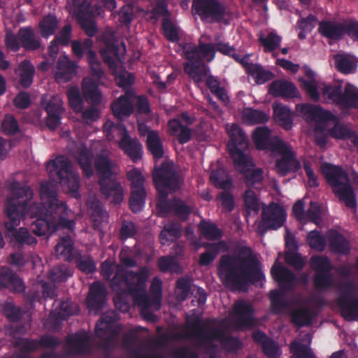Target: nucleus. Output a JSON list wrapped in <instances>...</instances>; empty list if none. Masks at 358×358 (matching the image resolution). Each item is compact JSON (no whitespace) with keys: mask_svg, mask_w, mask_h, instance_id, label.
<instances>
[{"mask_svg":"<svg viewBox=\"0 0 358 358\" xmlns=\"http://www.w3.org/2000/svg\"><path fill=\"white\" fill-rule=\"evenodd\" d=\"M57 183L54 180L42 181L39 189L41 202L26 204V215L36 217L31 230L38 236L51 235L59 229H74L75 222L69 218L67 204L58 198Z\"/></svg>","mask_w":358,"mask_h":358,"instance_id":"nucleus-1","label":"nucleus"},{"mask_svg":"<svg viewBox=\"0 0 358 358\" xmlns=\"http://www.w3.org/2000/svg\"><path fill=\"white\" fill-rule=\"evenodd\" d=\"M217 274L222 282L234 290H243L249 285H256L265 278L252 248L239 244L233 253L220 257Z\"/></svg>","mask_w":358,"mask_h":358,"instance_id":"nucleus-2","label":"nucleus"},{"mask_svg":"<svg viewBox=\"0 0 358 358\" xmlns=\"http://www.w3.org/2000/svg\"><path fill=\"white\" fill-rule=\"evenodd\" d=\"M150 270L146 266H141L138 271H134L117 265L110 283L111 289L115 292L113 299L115 308L122 313L129 311L128 295L134 298L138 306L144 308L150 307V299L146 294Z\"/></svg>","mask_w":358,"mask_h":358,"instance_id":"nucleus-3","label":"nucleus"},{"mask_svg":"<svg viewBox=\"0 0 358 358\" xmlns=\"http://www.w3.org/2000/svg\"><path fill=\"white\" fill-rule=\"evenodd\" d=\"M33 195V190L29 186L14 181L10 185V196L5 203V213L8 218V221L4 223L5 228L11 241L19 245H32L37 243L36 238L26 228L15 229L20 219L26 216V204L31 201Z\"/></svg>","mask_w":358,"mask_h":358,"instance_id":"nucleus-4","label":"nucleus"},{"mask_svg":"<svg viewBox=\"0 0 358 358\" xmlns=\"http://www.w3.org/2000/svg\"><path fill=\"white\" fill-rule=\"evenodd\" d=\"M153 180L159 194L157 208L159 213L167 215L173 212L176 198L168 199L169 193L178 191L182 182L180 173L170 163L164 162L155 169L152 173Z\"/></svg>","mask_w":358,"mask_h":358,"instance_id":"nucleus-5","label":"nucleus"},{"mask_svg":"<svg viewBox=\"0 0 358 358\" xmlns=\"http://www.w3.org/2000/svg\"><path fill=\"white\" fill-rule=\"evenodd\" d=\"M185 337L195 339L203 345L213 341H220L228 352H235L241 347L240 340L234 336H226L224 330L218 327H208L198 317L187 320Z\"/></svg>","mask_w":358,"mask_h":358,"instance_id":"nucleus-6","label":"nucleus"},{"mask_svg":"<svg viewBox=\"0 0 358 358\" xmlns=\"http://www.w3.org/2000/svg\"><path fill=\"white\" fill-rule=\"evenodd\" d=\"M185 58L188 61L184 64L185 72L196 83L202 81L207 75V68L203 59L211 62L216 53L215 43L199 42L198 46L186 43L182 48Z\"/></svg>","mask_w":358,"mask_h":358,"instance_id":"nucleus-7","label":"nucleus"},{"mask_svg":"<svg viewBox=\"0 0 358 358\" xmlns=\"http://www.w3.org/2000/svg\"><path fill=\"white\" fill-rule=\"evenodd\" d=\"M320 172L331 187L333 193L349 208L357 206L356 196L348 173L341 166L323 162Z\"/></svg>","mask_w":358,"mask_h":358,"instance_id":"nucleus-8","label":"nucleus"},{"mask_svg":"<svg viewBox=\"0 0 358 358\" xmlns=\"http://www.w3.org/2000/svg\"><path fill=\"white\" fill-rule=\"evenodd\" d=\"M231 143L229 152L233 159L235 169L241 173L250 167H254L251 158L243 152L248 148V140L243 129L236 124H233L229 131Z\"/></svg>","mask_w":358,"mask_h":358,"instance_id":"nucleus-9","label":"nucleus"},{"mask_svg":"<svg viewBox=\"0 0 358 358\" xmlns=\"http://www.w3.org/2000/svg\"><path fill=\"white\" fill-rule=\"evenodd\" d=\"M47 169L51 176H53L54 172L55 173L64 191L73 194L75 197L80 195L79 176L72 171L71 162L66 157L59 155L54 160L49 162Z\"/></svg>","mask_w":358,"mask_h":358,"instance_id":"nucleus-10","label":"nucleus"},{"mask_svg":"<svg viewBox=\"0 0 358 358\" xmlns=\"http://www.w3.org/2000/svg\"><path fill=\"white\" fill-rule=\"evenodd\" d=\"M103 130L108 141L114 139L113 133L115 132L122 136L119 147L134 162H136L142 158V144L138 138H133L128 134L125 126L122 122L114 123L108 121L103 124Z\"/></svg>","mask_w":358,"mask_h":358,"instance_id":"nucleus-11","label":"nucleus"},{"mask_svg":"<svg viewBox=\"0 0 358 358\" xmlns=\"http://www.w3.org/2000/svg\"><path fill=\"white\" fill-rule=\"evenodd\" d=\"M55 250L57 255L64 260L69 262L74 260L76 267L83 273L90 274L95 271L96 264L91 256L74 252V242L71 236L62 237Z\"/></svg>","mask_w":358,"mask_h":358,"instance_id":"nucleus-12","label":"nucleus"},{"mask_svg":"<svg viewBox=\"0 0 358 358\" xmlns=\"http://www.w3.org/2000/svg\"><path fill=\"white\" fill-rule=\"evenodd\" d=\"M340 292L336 303L341 309V315L348 322L358 320V299L355 293L357 286L351 281L341 283L338 287Z\"/></svg>","mask_w":358,"mask_h":358,"instance_id":"nucleus-13","label":"nucleus"},{"mask_svg":"<svg viewBox=\"0 0 358 358\" xmlns=\"http://www.w3.org/2000/svg\"><path fill=\"white\" fill-rule=\"evenodd\" d=\"M310 266L315 271L313 282L319 291H327L334 286L332 274L334 266L327 257L313 255L310 257Z\"/></svg>","mask_w":358,"mask_h":358,"instance_id":"nucleus-14","label":"nucleus"},{"mask_svg":"<svg viewBox=\"0 0 358 358\" xmlns=\"http://www.w3.org/2000/svg\"><path fill=\"white\" fill-rule=\"evenodd\" d=\"M160 17L163 36L170 42L176 43L180 39V27L171 19V13L168 9L167 0H154L150 18L155 21Z\"/></svg>","mask_w":358,"mask_h":358,"instance_id":"nucleus-15","label":"nucleus"},{"mask_svg":"<svg viewBox=\"0 0 358 358\" xmlns=\"http://www.w3.org/2000/svg\"><path fill=\"white\" fill-rule=\"evenodd\" d=\"M286 220V212L278 203L271 202L262 207V221L258 226L259 233L264 235L269 229L275 230L281 227Z\"/></svg>","mask_w":358,"mask_h":358,"instance_id":"nucleus-16","label":"nucleus"},{"mask_svg":"<svg viewBox=\"0 0 358 358\" xmlns=\"http://www.w3.org/2000/svg\"><path fill=\"white\" fill-rule=\"evenodd\" d=\"M192 7L202 21L220 22L226 15V7L217 0H193Z\"/></svg>","mask_w":358,"mask_h":358,"instance_id":"nucleus-17","label":"nucleus"},{"mask_svg":"<svg viewBox=\"0 0 358 358\" xmlns=\"http://www.w3.org/2000/svg\"><path fill=\"white\" fill-rule=\"evenodd\" d=\"M278 145V149L274 151L280 155V157L276 159L275 163L277 173L283 177L290 173L297 172L301 165L296 157L295 152L285 142Z\"/></svg>","mask_w":358,"mask_h":358,"instance_id":"nucleus-18","label":"nucleus"},{"mask_svg":"<svg viewBox=\"0 0 358 358\" xmlns=\"http://www.w3.org/2000/svg\"><path fill=\"white\" fill-rule=\"evenodd\" d=\"M73 4L76 17L81 29L89 37L95 36L97 27L92 14L91 3L87 0H73Z\"/></svg>","mask_w":358,"mask_h":358,"instance_id":"nucleus-19","label":"nucleus"},{"mask_svg":"<svg viewBox=\"0 0 358 358\" xmlns=\"http://www.w3.org/2000/svg\"><path fill=\"white\" fill-rule=\"evenodd\" d=\"M101 194L113 204H120L124 199V189L121 183L113 177L99 179Z\"/></svg>","mask_w":358,"mask_h":358,"instance_id":"nucleus-20","label":"nucleus"},{"mask_svg":"<svg viewBox=\"0 0 358 358\" xmlns=\"http://www.w3.org/2000/svg\"><path fill=\"white\" fill-rule=\"evenodd\" d=\"M252 138L258 150L272 152L278 149V145L285 142L277 136H271V131L267 127H257L252 133Z\"/></svg>","mask_w":358,"mask_h":358,"instance_id":"nucleus-21","label":"nucleus"},{"mask_svg":"<svg viewBox=\"0 0 358 358\" xmlns=\"http://www.w3.org/2000/svg\"><path fill=\"white\" fill-rule=\"evenodd\" d=\"M346 20L343 22L322 20L318 24V32L324 38L334 41L343 39L345 35Z\"/></svg>","mask_w":358,"mask_h":358,"instance_id":"nucleus-22","label":"nucleus"},{"mask_svg":"<svg viewBox=\"0 0 358 358\" xmlns=\"http://www.w3.org/2000/svg\"><path fill=\"white\" fill-rule=\"evenodd\" d=\"M271 274L278 284L280 290L292 291L296 282V275L289 268L281 265H274Z\"/></svg>","mask_w":358,"mask_h":358,"instance_id":"nucleus-23","label":"nucleus"},{"mask_svg":"<svg viewBox=\"0 0 358 358\" xmlns=\"http://www.w3.org/2000/svg\"><path fill=\"white\" fill-rule=\"evenodd\" d=\"M68 354L71 355H86L90 352V338L86 332H76L66 339Z\"/></svg>","mask_w":358,"mask_h":358,"instance_id":"nucleus-24","label":"nucleus"},{"mask_svg":"<svg viewBox=\"0 0 358 358\" xmlns=\"http://www.w3.org/2000/svg\"><path fill=\"white\" fill-rule=\"evenodd\" d=\"M234 311L237 316L236 324L239 329L252 328L255 324L253 317L254 308L252 306L243 301L236 302L234 306Z\"/></svg>","mask_w":358,"mask_h":358,"instance_id":"nucleus-25","label":"nucleus"},{"mask_svg":"<svg viewBox=\"0 0 358 358\" xmlns=\"http://www.w3.org/2000/svg\"><path fill=\"white\" fill-rule=\"evenodd\" d=\"M202 247L206 250L200 255L199 264L201 266L210 265L220 252H227L229 250V244L224 240H220L216 243L204 242Z\"/></svg>","mask_w":358,"mask_h":358,"instance_id":"nucleus-26","label":"nucleus"},{"mask_svg":"<svg viewBox=\"0 0 358 358\" xmlns=\"http://www.w3.org/2000/svg\"><path fill=\"white\" fill-rule=\"evenodd\" d=\"M106 290L103 285L99 282L92 283L87 296V306L90 311H100L106 303Z\"/></svg>","mask_w":358,"mask_h":358,"instance_id":"nucleus-27","label":"nucleus"},{"mask_svg":"<svg viewBox=\"0 0 358 358\" xmlns=\"http://www.w3.org/2000/svg\"><path fill=\"white\" fill-rule=\"evenodd\" d=\"M255 343L262 347L263 353L267 358H278L280 355V347L277 342L269 338L264 331L257 330L252 334Z\"/></svg>","mask_w":358,"mask_h":358,"instance_id":"nucleus-28","label":"nucleus"},{"mask_svg":"<svg viewBox=\"0 0 358 358\" xmlns=\"http://www.w3.org/2000/svg\"><path fill=\"white\" fill-rule=\"evenodd\" d=\"M0 285L16 293H22L25 289L22 280L10 268L6 266L0 269Z\"/></svg>","mask_w":358,"mask_h":358,"instance_id":"nucleus-29","label":"nucleus"},{"mask_svg":"<svg viewBox=\"0 0 358 358\" xmlns=\"http://www.w3.org/2000/svg\"><path fill=\"white\" fill-rule=\"evenodd\" d=\"M17 36L22 47L26 50L35 51L42 47L41 38L36 36L31 27H20L17 31Z\"/></svg>","mask_w":358,"mask_h":358,"instance_id":"nucleus-30","label":"nucleus"},{"mask_svg":"<svg viewBox=\"0 0 358 358\" xmlns=\"http://www.w3.org/2000/svg\"><path fill=\"white\" fill-rule=\"evenodd\" d=\"M268 92L275 97L294 98L297 96V89L290 82L283 80L273 81L268 87Z\"/></svg>","mask_w":358,"mask_h":358,"instance_id":"nucleus-31","label":"nucleus"},{"mask_svg":"<svg viewBox=\"0 0 358 358\" xmlns=\"http://www.w3.org/2000/svg\"><path fill=\"white\" fill-rule=\"evenodd\" d=\"M114 116L120 120L129 117L134 110L131 94L126 92L115 100L110 106Z\"/></svg>","mask_w":358,"mask_h":358,"instance_id":"nucleus-32","label":"nucleus"},{"mask_svg":"<svg viewBox=\"0 0 358 358\" xmlns=\"http://www.w3.org/2000/svg\"><path fill=\"white\" fill-rule=\"evenodd\" d=\"M330 250L336 254L345 255L350 252L348 241L336 230L329 231L327 235Z\"/></svg>","mask_w":358,"mask_h":358,"instance_id":"nucleus-33","label":"nucleus"},{"mask_svg":"<svg viewBox=\"0 0 358 358\" xmlns=\"http://www.w3.org/2000/svg\"><path fill=\"white\" fill-rule=\"evenodd\" d=\"M314 313L308 306H303L292 310L290 313L292 323L298 327H308L312 324Z\"/></svg>","mask_w":358,"mask_h":358,"instance_id":"nucleus-34","label":"nucleus"},{"mask_svg":"<svg viewBox=\"0 0 358 358\" xmlns=\"http://www.w3.org/2000/svg\"><path fill=\"white\" fill-rule=\"evenodd\" d=\"M286 291L272 289L269 292L271 310L275 315L282 314L290 306V303L285 297Z\"/></svg>","mask_w":358,"mask_h":358,"instance_id":"nucleus-35","label":"nucleus"},{"mask_svg":"<svg viewBox=\"0 0 358 358\" xmlns=\"http://www.w3.org/2000/svg\"><path fill=\"white\" fill-rule=\"evenodd\" d=\"M117 320V314L114 311L103 313L96 324L95 331L97 336L103 337L109 334Z\"/></svg>","mask_w":358,"mask_h":358,"instance_id":"nucleus-36","label":"nucleus"},{"mask_svg":"<svg viewBox=\"0 0 358 358\" xmlns=\"http://www.w3.org/2000/svg\"><path fill=\"white\" fill-rule=\"evenodd\" d=\"M275 122L285 130H289L293 126L292 113L286 106L275 104L273 107Z\"/></svg>","mask_w":358,"mask_h":358,"instance_id":"nucleus-37","label":"nucleus"},{"mask_svg":"<svg viewBox=\"0 0 358 358\" xmlns=\"http://www.w3.org/2000/svg\"><path fill=\"white\" fill-rule=\"evenodd\" d=\"M301 112L316 122L330 120L332 113L319 106L305 103L301 106Z\"/></svg>","mask_w":358,"mask_h":358,"instance_id":"nucleus-38","label":"nucleus"},{"mask_svg":"<svg viewBox=\"0 0 358 358\" xmlns=\"http://www.w3.org/2000/svg\"><path fill=\"white\" fill-rule=\"evenodd\" d=\"M94 167L99 179L108 178L113 176V163L108 155L100 154L94 159Z\"/></svg>","mask_w":358,"mask_h":358,"instance_id":"nucleus-39","label":"nucleus"},{"mask_svg":"<svg viewBox=\"0 0 358 358\" xmlns=\"http://www.w3.org/2000/svg\"><path fill=\"white\" fill-rule=\"evenodd\" d=\"M182 235V226L178 223L171 222L165 224L159 234V240L163 245H169Z\"/></svg>","mask_w":358,"mask_h":358,"instance_id":"nucleus-40","label":"nucleus"},{"mask_svg":"<svg viewBox=\"0 0 358 358\" xmlns=\"http://www.w3.org/2000/svg\"><path fill=\"white\" fill-rule=\"evenodd\" d=\"M59 25L57 17L53 14L44 15L38 22L39 33L42 38L48 39L55 34Z\"/></svg>","mask_w":358,"mask_h":358,"instance_id":"nucleus-41","label":"nucleus"},{"mask_svg":"<svg viewBox=\"0 0 358 358\" xmlns=\"http://www.w3.org/2000/svg\"><path fill=\"white\" fill-rule=\"evenodd\" d=\"M19 84L24 89L29 88L34 80L35 68L29 60L22 61L18 68Z\"/></svg>","mask_w":358,"mask_h":358,"instance_id":"nucleus-42","label":"nucleus"},{"mask_svg":"<svg viewBox=\"0 0 358 358\" xmlns=\"http://www.w3.org/2000/svg\"><path fill=\"white\" fill-rule=\"evenodd\" d=\"M339 106L344 109H358V90L352 85L348 83L345 87Z\"/></svg>","mask_w":358,"mask_h":358,"instance_id":"nucleus-43","label":"nucleus"},{"mask_svg":"<svg viewBox=\"0 0 358 358\" xmlns=\"http://www.w3.org/2000/svg\"><path fill=\"white\" fill-rule=\"evenodd\" d=\"M242 117L243 122L248 125L264 124L269 120L268 114L252 108H245Z\"/></svg>","mask_w":358,"mask_h":358,"instance_id":"nucleus-44","label":"nucleus"},{"mask_svg":"<svg viewBox=\"0 0 358 358\" xmlns=\"http://www.w3.org/2000/svg\"><path fill=\"white\" fill-rule=\"evenodd\" d=\"M148 150L155 159H160L164 157V150L158 131H152L146 139Z\"/></svg>","mask_w":358,"mask_h":358,"instance_id":"nucleus-45","label":"nucleus"},{"mask_svg":"<svg viewBox=\"0 0 358 358\" xmlns=\"http://www.w3.org/2000/svg\"><path fill=\"white\" fill-rule=\"evenodd\" d=\"M93 41L90 38H85L83 41L80 40H73L71 41V50L74 57L80 60L83 58L86 54L87 59L89 58L90 52H95L93 49Z\"/></svg>","mask_w":358,"mask_h":358,"instance_id":"nucleus-46","label":"nucleus"},{"mask_svg":"<svg viewBox=\"0 0 358 358\" xmlns=\"http://www.w3.org/2000/svg\"><path fill=\"white\" fill-rule=\"evenodd\" d=\"M242 174L247 187L259 188L262 185L264 180V171L262 169L250 167Z\"/></svg>","mask_w":358,"mask_h":358,"instance_id":"nucleus-47","label":"nucleus"},{"mask_svg":"<svg viewBox=\"0 0 358 358\" xmlns=\"http://www.w3.org/2000/svg\"><path fill=\"white\" fill-rule=\"evenodd\" d=\"M198 229L201 234L210 241L219 240L223 236L222 230L215 223L206 220H201Z\"/></svg>","mask_w":358,"mask_h":358,"instance_id":"nucleus-48","label":"nucleus"},{"mask_svg":"<svg viewBox=\"0 0 358 358\" xmlns=\"http://www.w3.org/2000/svg\"><path fill=\"white\" fill-rule=\"evenodd\" d=\"M103 61L110 69L117 67L116 60H119V47L116 42L108 41L106 43V47L102 52Z\"/></svg>","mask_w":358,"mask_h":358,"instance_id":"nucleus-49","label":"nucleus"},{"mask_svg":"<svg viewBox=\"0 0 358 358\" xmlns=\"http://www.w3.org/2000/svg\"><path fill=\"white\" fill-rule=\"evenodd\" d=\"M243 201L246 215H257L260 209V203L255 192L246 189L243 194Z\"/></svg>","mask_w":358,"mask_h":358,"instance_id":"nucleus-50","label":"nucleus"},{"mask_svg":"<svg viewBox=\"0 0 358 358\" xmlns=\"http://www.w3.org/2000/svg\"><path fill=\"white\" fill-rule=\"evenodd\" d=\"M192 287V279L187 276H181L176 282V299L178 301H185L191 292Z\"/></svg>","mask_w":358,"mask_h":358,"instance_id":"nucleus-51","label":"nucleus"},{"mask_svg":"<svg viewBox=\"0 0 358 358\" xmlns=\"http://www.w3.org/2000/svg\"><path fill=\"white\" fill-rule=\"evenodd\" d=\"M129 207L131 210L137 213L142 210L147 196L145 189H130Z\"/></svg>","mask_w":358,"mask_h":358,"instance_id":"nucleus-52","label":"nucleus"},{"mask_svg":"<svg viewBox=\"0 0 358 358\" xmlns=\"http://www.w3.org/2000/svg\"><path fill=\"white\" fill-rule=\"evenodd\" d=\"M322 92L324 99L339 106L343 93L341 83L324 85Z\"/></svg>","mask_w":358,"mask_h":358,"instance_id":"nucleus-53","label":"nucleus"},{"mask_svg":"<svg viewBox=\"0 0 358 358\" xmlns=\"http://www.w3.org/2000/svg\"><path fill=\"white\" fill-rule=\"evenodd\" d=\"M258 41L264 47V51L265 52H272L280 48L282 37L276 33L271 31L268 33L266 37L264 36L263 34H261Z\"/></svg>","mask_w":358,"mask_h":358,"instance_id":"nucleus-54","label":"nucleus"},{"mask_svg":"<svg viewBox=\"0 0 358 358\" xmlns=\"http://www.w3.org/2000/svg\"><path fill=\"white\" fill-rule=\"evenodd\" d=\"M77 161L83 171V173L87 178L94 174L92 167V155L87 150L83 149L78 153Z\"/></svg>","mask_w":358,"mask_h":358,"instance_id":"nucleus-55","label":"nucleus"},{"mask_svg":"<svg viewBox=\"0 0 358 358\" xmlns=\"http://www.w3.org/2000/svg\"><path fill=\"white\" fill-rule=\"evenodd\" d=\"M224 178L225 172L222 169L213 170L210 175V180L216 188L227 190L232 187V182Z\"/></svg>","mask_w":358,"mask_h":358,"instance_id":"nucleus-56","label":"nucleus"},{"mask_svg":"<svg viewBox=\"0 0 358 358\" xmlns=\"http://www.w3.org/2000/svg\"><path fill=\"white\" fill-rule=\"evenodd\" d=\"M66 95L70 107L76 113H81L83 109L84 100L78 87L73 86L67 90Z\"/></svg>","mask_w":358,"mask_h":358,"instance_id":"nucleus-57","label":"nucleus"},{"mask_svg":"<svg viewBox=\"0 0 358 358\" xmlns=\"http://www.w3.org/2000/svg\"><path fill=\"white\" fill-rule=\"evenodd\" d=\"M248 74L252 76L257 84H264L271 80L274 75L269 71H266L264 67L259 64H255Z\"/></svg>","mask_w":358,"mask_h":358,"instance_id":"nucleus-58","label":"nucleus"},{"mask_svg":"<svg viewBox=\"0 0 358 358\" xmlns=\"http://www.w3.org/2000/svg\"><path fill=\"white\" fill-rule=\"evenodd\" d=\"M291 358H316L308 345L294 341L290 344Z\"/></svg>","mask_w":358,"mask_h":358,"instance_id":"nucleus-59","label":"nucleus"},{"mask_svg":"<svg viewBox=\"0 0 358 358\" xmlns=\"http://www.w3.org/2000/svg\"><path fill=\"white\" fill-rule=\"evenodd\" d=\"M57 69L59 71L61 76L69 80L71 76L76 73V64L66 56H60L57 62Z\"/></svg>","mask_w":358,"mask_h":358,"instance_id":"nucleus-60","label":"nucleus"},{"mask_svg":"<svg viewBox=\"0 0 358 358\" xmlns=\"http://www.w3.org/2000/svg\"><path fill=\"white\" fill-rule=\"evenodd\" d=\"M150 291V296H148L150 299L151 306L155 304L159 308L162 298V282L159 278L155 277L152 279Z\"/></svg>","mask_w":358,"mask_h":358,"instance_id":"nucleus-61","label":"nucleus"},{"mask_svg":"<svg viewBox=\"0 0 358 358\" xmlns=\"http://www.w3.org/2000/svg\"><path fill=\"white\" fill-rule=\"evenodd\" d=\"M127 176L131 182L130 189H145V178L140 170L134 168L127 172Z\"/></svg>","mask_w":358,"mask_h":358,"instance_id":"nucleus-62","label":"nucleus"},{"mask_svg":"<svg viewBox=\"0 0 358 358\" xmlns=\"http://www.w3.org/2000/svg\"><path fill=\"white\" fill-rule=\"evenodd\" d=\"M3 314L11 322H18L22 317V310L10 302H6L3 307Z\"/></svg>","mask_w":358,"mask_h":358,"instance_id":"nucleus-63","label":"nucleus"},{"mask_svg":"<svg viewBox=\"0 0 358 358\" xmlns=\"http://www.w3.org/2000/svg\"><path fill=\"white\" fill-rule=\"evenodd\" d=\"M311 222L319 224L322 221V208L316 202H310V207L305 213L303 222Z\"/></svg>","mask_w":358,"mask_h":358,"instance_id":"nucleus-64","label":"nucleus"}]
</instances>
